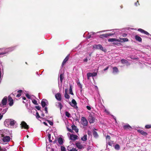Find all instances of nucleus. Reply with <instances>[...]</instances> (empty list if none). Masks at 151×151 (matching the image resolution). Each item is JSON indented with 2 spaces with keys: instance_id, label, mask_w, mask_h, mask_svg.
<instances>
[{
  "instance_id": "nucleus-49",
  "label": "nucleus",
  "mask_w": 151,
  "mask_h": 151,
  "mask_svg": "<svg viewBox=\"0 0 151 151\" xmlns=\"http://www.w3.org/2000/svg\"><path fill=\"white\" fill-rule=\"evenodd\" d=\"M45 113L47 114L48 113L47 108V107H45Z\"/></svg>"
},
{
  "instance_id": "nucleus-13",
  "label": "nucleus",
  "mask_w": 151,
  "mask_h": 151,
  "mask_svg": "<svg viewBox=\"0 0 151 151\" xmlns=\"http://www.w3.org/2000/svg\"><path fill=\"white\" fill-rule=\"evenodd\" d=\"M138 31L142 33H144L147 35H150L149 33L148 32L141 28L139 29H138Z\"/></svg>"
},
{
  "instance_id": "nucleus-28",
  "label": "nucleus",
  "mask_w": 151,
  "mask_h": 151,
  "mask_svg": "<svg viewBox=\"0 0 151 151\" xmlns=\"http://www.w3.org/2000/svg\"><path fill=\"white\" fill-rule=\"evenodd\" d=\"M87 135L86 134L84 135L81 138V139L83 141H86L87 140Z\"/></svg>"
},
{
  "instance_id": "nucleus-57",
  "label": "nucleus",
  "mask_w": 151,
  "mask_h": 151,
  "mask_svg": "<svg viewBox=\"0 0 151 151\" xmlns=\"http://www.w3.org/2000/svg\"><path fill=\"white\" fill-rule=\"evenodd\" d=\"M3 116V115H1V114L0 113V120H1V119L2 118Z\"/></svg>"
},
{
  "instance_id": "nucleus-64",
  "label": "nucleus",
  "mask_w": 151,
  "mask_h": 151,
  "mask_svg": "<svg viewBox=\"0 0 151 151\" xmlns=\"http://www.w3.org/2000/svg\"><path fill=\"white\" fill-rule=\"evenodd\" d=\"M42 116H44V114H42Z\"/></svg>"
},
{
  "instance_id": "nucleus-50",
  "label": "nucleus",
  "mask_w": 151,
  "mask_h": 151,
  "mask_svg": "<svg viewBox=\"0 0 151 151\" xmlns=\"http://www.w3.org/2000/svg\"><path fill=\"white\" fill-rule=\"evenodd\" d=\"M127 35V34L126 33H123L122 34V36L124 37H126Z\"/></svg>"
},
{
  "instance_id": "nucleus-27",
  "label": "nucleus",
  "mask_w": 151,
  "mask_h": 151,
  "mask_svg": "<svg viewBox=\"0 0 151 151\" xmlns=\"http://www.w3.org/2000/svg\"><path fill=\"white\" fill-rule=\"evenodd\" d=\"M22 90H19L17 91V92L19 93L18 94H17L16 95V97H20L21 95V93L22 92Z\"/></svg>"
},
{
  "instance_id": "nucleus-4",
  "label": "nucleus",
  "mask_w": 151,
  "mask_h": 151,
  "mask_svg": "<svg viewBox=\"0 0 151 151\" xmlns=\"http://www.w3.org/2000/svg\"><path fill=\"white\" fill-rule=\"evenodd\" d=\"M81 124L83 126H86L88 125V121L84 117H82L81 120Z\"/></svg>"
},
{
  "instance_id": "nucleus-16",
  "label": "nucleus",
  "mask_w": 151,
  "mask_h": 151,
  "mask_svg": "<svg viewBox=\"0 0 151 151\" xmlns=\"http://www.w3.org/2000/svg\"><path fill=\"white\" fill-rule=\"evenodd\" d=\"M68 91V89L67 88H65V90L64 96L66 99H68L70 98V96L67 93Z\"/></svg>"
},
{
  "instance_id": "nucleus-29",
  "label": "nucleus",
  "mask_w": 151,
  "mask_h": 151,
  "mask_svg": "<svg viewBox=\"0 0 151 151\" xmlns=\"http://www.w3.org/2000/svg\"><path fill=\"white\" fill-rule=\"evenodd\" d=\"M69 93H70V94L72 95H74L72 91V86L71 85H70Z\"/></svg>"
},
{
  "instance_id": "nucleus-17",
  "label": "nucleus",
  "mask_w": 151,
  "mask_h": 151,
  "mask_svg": "<svg viewBox=\"0 0 151 151\" xmlns=\"http://www.w3.org/2000/svg\"><path fill=\"white\" fill-rule=\"evenodd\" d=\"M137 131L139 132L143 135L145 136L147 135V133L146 132H145L142 130L139 129Z\"/></svg>"
},
{
  "instance_id": "nucleus-20",
  "label": "nucleus",
  "mask_w": 151,
  "mask_h": 151,
  "mask_svg": "<svg viewBox=\"0 0 151 151\" xmlns=\"http://www.w3.org/2000/svg\"><path fill=\"white\" fill-rule=\"evenodd\" d=\"M73 130H74L76 133H77L78 132V129L77 128L76 126L75 125L73 124L71 126Z\"/></svg>"
},
{
  "instance_id": "nucleus-19",
  "label": "nucleus",
  "mask_w": 151,
  "mask_h": 151,
  "mask_svg": "<svg viewBox=\"0 0 151 151\" xmlns=\"http://www.w3.org/2000/svg\"><path fill=\"white\" fill-rule=\"evenodd\" d=\"M46 101H47L45 99H43L41 101V105L42 107H44L46 105Z\"/></svg>"
},
{
  "instance_id": "nucleus-62",
  "label": "nucleus",
  "mask_w": 151,
  "mask_h": 151,
  "mask_svg": "<svg viewBox=\"0 0 151 151\" xmlns=\"http://www.w3.org/2000/svg\"><path fill=\"white\" fill-rule=\"evenodd\" d=\"M49 142H52V141L51 139H49Z\"/></svg>"
},
{
  "instance_id": "nucleus-42",
  "label": "nucleus",
  "mask_w": 151,
  "mask_h": 151,
  "mask_svg": "<svg viewBox=\"0 0 151 151\" xmlns=\"http://www.w3.org/2000/svg\"><path fill=\"white\" fill-rule=\"evenodd\" d=\"M35 108L38 110H40L41 109L40 107L39 106H36Z\"/></svg>"
},
{
  "instance_id": "nucleus-3",
  "label": "nucleus",
  "mask_w": 151,
  "mask_h": 151,
  "mask_svg": "<svg viewBox=\"0 0 151 151\" xmlns=\"http://www.w3.org/2000/svg\"><path fill=\"white\" fill-rule=\"evenodd\" d=\"M1 137H3L2 139L4 142H9L10 139V137L9 136H4L3 134H1Z\"/></svg>"
},
{
  "instance_id": "nucleus-31",
  "label": "nucleus",
  "mask_w": 151,
  "mask_h": 151,
  "mask_svg": "<svg viewBox=\"0 0 151 151\" xmlns=\"http://www.w3.org/2000/svg\"><path fill=\"white\" fill-rule=\"evenodd\" d=\"M93 136L95 137H97L98 136L97 132L95 131H93Z\"/></svg>"
},
{
  "instance_id": "nucleus-58",
  "label": "nucleus",
  "mask_w": 151,
  "mask_h": 151,
  "mask_svg": "<svg viewBox=\"0 0 151 151\" xmlns=\"http://www.w3.org/2000/svg\"><path fill=\"white\" fill-rule=\"evenodd\" d=\"M43 124L46 126H47V124L45 122H43Z\"/></svg>"
},
{
  "instance_id": "nucleus-53",
  "label": "nucleus",
  "mask_w": 151,
  "mask_h": 151,
  "mask_svg": "<svg viewBox=\"0 0 151 151\" xmlns=\"http://www.w3.org/2000/svg\"><path fill=\"white\" fill-rule=\"evenodd\" d=\"M47 136H48V139H51V134L49 133L48 134V135H47Z\"/></svg>"
},
{
  "instance_id": "nucleus-21",
  "label": "nucleus",
  "mask_w": 151,
  "mask_h": 151,
  "mask_svg": "<svg viewBox=\"0 0 151 151\" xmlns=\"http://www.w3.org/2000/svg\"><path fill=\"white\" fill-rule=\"evenodd\" d=\"M135 38L137 41L139 42H141L142 41V39L141 38L137 35H136L135 36Z\"/></svg>"
},
{
  "instance_id": "nucleus-12",
  "label": "nucleus",
  "mask_w": 151,
  "mask_h": 151,
  "mask_svg": "<svg viewBox=\"0 0 151 151\" xmlns=\"http://www.w3.org/2000/svg\"><path fill=\"white\" fill-rule=\"evenodd\" d=\"M7 103V97L6 96L4 97L2 99L1 101V104L3 105H5Z\"/></svg>"
},
{
  "instance_id": "nucleus-33",
  "label": "nucleus",
  "mask_w": 151,
  "mask_h": 151,
  "mask_svg": "<svg viewBox=\"0 0 151 151\" xmlns=\"http://www.w3.org/2000/svg\"><path fill=\"white\" fill-rule=\"evenodd\" d=\"M114 148L116 150H118L120 149V146L118 144H116L114 147Z\"/></svg>"
},
{
  "instance_id": "nucleus-5",
  "label": "nucleus",
  "mask_w": 151,
  "mask_h": 151,
  "mask_svg": "<svg viewBox=\"0 0 151 151\" xmlns=\"http://www.w3.org/2000/svg\"><path fill=\"white\" fill-rule=\"evenodd\" d=\"M20 125L22 128H24L25 129H28L29 128V126L24 121L22 122Z\"/></svg>"
},
{
  "instance_id": "nucleus-61",
  "label": "nucleus",
  "mask_w": 151,
  "mask_h": 151,
  "mask_svg": "<svg viewBox=\"0 0 151 151\" xmlns=\"http://www.w3.org/2000/svg\"><path fill=\"white\" fill-rule=\"evenodd\" d=\"M108 144L109 145H110V146H111V142H109L108 143Z\"/></svg>"
},
{
  "instance_id": "nucleus-48",
  "label": "nucleus",
  "mask_w": 151,
  "mask_h": 151,
  "mask_svg": "<svg viewBox=\"0 0 151 151\" xmlns=\"http://www.w3.org/2000/svg\"><path fill=\"white\" fill-rule=\"evenodd\" d=\"M92 74H93L92 76H95L97 75V73L95 72L92 73Z\"/></svg>"
},
{
  "instance_id": "nucleus-40",
  "label": "nucleus",
  "mask_w": 151,
  "mask_h": 151,
  "mask_svg": "<svg viewBox=\"0 0 151 151\" xmlns=\"http://www.w3.org/2000/svg\"><path fill=\"white\" fill-rule=\"evenodd\" d=\"M47 121L50 125L52 126L53 125V123L52 122H51L49 120H47Z\"/></svg>"
},
{
  "instance_id": "nucleus-45",
  "label": "nucleus",
  "mask_w": 151,
  "mask_h": 151,
  "mask_svg": "<svg viewBox=\"0 0 151 151\" xmlns=\"http://www.w3.org/2000/svg\"><path fill=\"white\" fill-rule=\"evenodd\" d=\"M111 139V137H110V136L109 135H107L106 137V139H109V140H110Z\"/></svg>"
},
{
  "instance_id": "nucleus-37",
  "label": "nucleus",
  "mask_w": 151,
  "mask_h": 151,
  "mask_svg": "<svg viewBox=\"0 0 151 151\" xmlns=\"http://www.w3.org/2000/svg\"><path fill=\"white\" fill-rule=\"evenodd\" d=\"M32 102L35 105H37L38 104L37 101L35 99H34L33 100H32Z\"/></svg>"
},
{
  "instance_id": "nucleus-46",
  "label": "nucleus",
  "mask_w": 151,
  "mask_h": 151,
  "mask_svg": "<svg viewBox=\"0 0 151 151\" xmlns=\"http://www.w3.org/2000/svg\"><path fill=\"white\" fill-rule=\"evenodd\" d=\"M135 5L136 6H137L138 5H139V3L138 1H137V2H135Z\"/></svg>"
},
{
  "instance_id": "nucleus-10",
  "label": "nucleus",
  "mask_w": 151,
  "mask_h": 151,
  "mask_svg": "<svg viewBox=\"0 0 151 151\" xmlns=\"http://www.w3.org/2000/svg\"><path fill=\"white\" fill-rule=\"evenodd\" d=\"M8 100L9 102V105L10 106H12L13 105L14 103V101L12 99V98L10 96H9L8 97Z\"/></svg>"
},
{
  "instance_id": "nucleus-7",
  "label": "nucleus",
  "mask_w": 151,
  "mask_h": 151,
  "mask_svg": "<svg viewBox=\"0 0 151 151\" xmlns=\"http://www.w3.org/2000/svg\"><path fill=\"white\" fill-rule=\"evenodd\" d=\"M72 104H73V105H72V104H71L70 102L69 103L71 105V106L75 108H78V107L76 106L77 103L75 99H72Z\"/></svg>"
},
{
  "instance_id": "nucleus-6",
  "label": "nucleus",
  "mask_w": 151,
  "mask_h": 151,
  "mask_svg": "<svg viewBox=\"0 0 151 151\" xmlns=\"http://www.w3.org/2000/svg\"><path fill=\"white\" fill-rule=\"evenodd\" d=\"M114 34L111 33L103 34L100 36V37L101 38H103L104 37L107 38L109 36L113 35Z\"/></svg>"
},
{
  "instance_id": "nucleus-51",
  "label": "nucleus",
  "mask_w": 151,
  "mask_h": 151,
  "mask_svg": "<svg viewBox=\"0 0 151 151\" xmlns=\"http://www.w3.org/2000/svg\"><path fill=\"white\" fill-rule=\"evenodd\" d=\"M86 108L88 110H90L91 109V107L88 106H86Z\"/></svg>"
},
{
  "instance_id": "nucleus-55",
  "label": "nucleus",
  "mask_w": 151,
  "mask_h": 151,
  "mask_svg": "<svg viewBox=\"0 0 151 151\" xmlns=\"http://www.w3.org/2000/svg\"><path fill=\"white\" fill-rule=\"evenodd\" d=\"M109 68V66H108L106 68L104 69V71H105L106 70H107Z\"/></svg>"
},
{
  "instance_id": "nucleus-41",
  "label": "nucleus",
  "mask_w": 151,
  "mask_h": 151,
  "mask_svg": "<svg viewBox=\"0 0 151 151\" xmlns=\"http://www.w3.org/2000/svg\"><path fill=\"white\" fill-rule=\"evenodd\" d=\"M36 114V117L37 119H38L39 118H40V116L38 112H37Z\"/></svg>"
},
{
  "instance_id": "nucleus-2",
  "label": "nucleus",
  "mask_w": 151,
  "mask_h": 151,
  "mask_svg": "<svg viewBox=\"0 0 151 151\" xmlns=\"http://www.w3.org/2000/svg\"><path fill=\"white\" fill-rule=\"evenodd\" d=\"M93 47L97 49H100L104 52H105L106 51V49H104L103 47L100 44L94 45L93 46Z\"/></svg>"
},
{
  "instance_id": "nucleus-56",
  "label": "nucleus",
  "mask_w": 151,
  "mask_h": 151,
  "mask_svg": "<svg viewBox=\"0 0 151 151\" xmlns=\"http://www.w3.org/2000/svg\"><path fill=\"white\" fill-rule=\"evenodd\" d=\"M88 61L87 59V58H86L83 60V61L84 62H87Z\"/></svg>"
},
{
  "instance_id": "nucleus-24",
  "label": "nucleus",
  "mask_w": 151,
  "mask_h": 151,
  "mask_svg": "<svg viewBox=\"0 0 151 151\" xmlns=\"http://www.w3.org/2000/svg\"><path fill=\"white\" fill-rule=\"evenodd\" d=\"M113 73H117L119 72V70L118 68L116 67H114L113 68Z\"/></svg>"
},
{
  "instance_id": "nucleus-32",
  "label": "nucleus",
  "mask_w": 151,
  "mask_h": 151,
  "mask_svg": "<svg viewBox=\"0 0 151 151\" xmlns=\"http://www.w3.org/2000/svg\"><path fill=\"white\" fill-rule=\"evenodd\" d=\"M92 75L93 74H92V73H87V79L88 80L89 79V78L90 77L92 76Z\"/></svg>"
},
{
  "instance_id": "nucleus-15",
  "label": "nucleus",
  "mask_w": 151,
  "mask_h": 151,
  "mask_svg": "<svg viewBox=\"0 0 151 151\" xmlns=\"http://www.w3.org/2000/svg\"><path fill=\"white\" fill-rule=\"evenodd\" d=\"M108 41L110 42H113L114 41H117L119 42H122L120 40H119L116 38H109L108 39Z\"/></svg>"
},
{
  "instance_id": "nucleus-14",
  "label": "nucleus",
  "mask_w": 151,
  "mask_h": 151,
  "mask_svg": "<svg viewBox=\"0 0 151 151\" xmlns=\"http://www.w3.org/2000/svg\"><path fill=\"white\" fill-rule=\"evenodd\" d=\"M69 55H68L65 58V59L63 60L62 64V66H63L65 63L66 62L68 61L69 59Z\"/></svg>"
},
{
  "instance_id": "nucleus-63",
  "label": "nucleus",
  "mask_w": 151,
  "mask_h": 151,
  "mask_svg": "<svg viewBox=\"0 0 151 151\" xmlns=\"http://www.w3.org/2000/svg\"><path fill=\"white\" fill-rule=\"evenodd\" d=\"M8 49H9V50H14V47L10 48H9Z\"/></svg>"
},
{
  "instance_id": "nucleus-1",
  "label": "nucleus",
  "mask_w": 151,
  "mask_h": 151,
  "mask_svg": "<svg viewBox=\"0 0 151 151\" xmlns=\"http://www.w3.org/2000/svg\"><path fill=\"white\" fill-rule=\"evenodd\" d=\"M95 118L94 116V114H90L88 118V121L89 123L90 124L93 123L95 122Z\"/></svg>"
},
{
  "instance_id": "nucleus-54",
  "label": "nucleus",
  "mask_w": 151,
  "mask_h": 151,
  "mask_svg": "<svg viewBox=\"0 0 151 151\" xmlns=\"http://www.w3.org/2000/svg\"><path fill=\"white\" fill-rule=\"evenodd\" d=\"M113 43L116 45H120L121 44L120 43H118V42H116V43L114 42Z\"/></svg>"
},
{
  "instance_id": "nucleus-59",
  "label": "nucleus",
  "mask_w": 151,
  "mask_h": 151,
  "mask_svg": "<svg viewBox=\"0 0 151 151\" xmlns=\"http://www.w3.org/2000/svg\"><path fill=\"white\" fill-rule=\"evenodd\" d=\"M5 53H6L5 52H3L0 53V55H4V54H5Z\"/></svg>"
},
{
  "instance_id": "nucleus-35",
  "label": "nucleus",
  "mask_w": 151,
  "mask_h": 151,
  "mask_svg": "<svg viewBox=\"0 0 151 151\" xmlns=\"http://www.w3.org/2000/svg\"><path fill=\"white\" fill-rule=\"evenodd\" d=\"M145 127L146 129H149L151 128V124L146 125L145 126Z\"/></svg>"
},
{
  "instance_id": "nucleus-23",
  "label": "nucleus",
  "mask_w": 151,
  "mask_h": 151,
  "mask_svg": "<svg viewBox=\"0 0 151 151\" xmlns=\"http://www.w3.org/2000/svg\"><path fill=\"white\" fill-rule=\"evenodd\" d=\"M9 122L10 124L11 125V126H14V124H15V123H14V120H12V121H9V120H6L5 122Z\"/></svg>"
},
{
  "instance_id": "nucleus-47",
  "label": "nucleus",
  "mask_w": 151,
  "mask_h": 151,
  "mask_svg": "<svg viewBox=\"0 0 151 151\" xmlns=\"http://www.w3.org/2000/svg\"><path fill=\"white\" fill-rule=\"evenodd\" d=\"M58 141V139H55V140L53 142V144H57Z\"/></svg>"
},
{
  "instance_id": "nucleus-11",
  "label": "nucleus",
  "mask_w": 151,
  "mask_h": 151,
  "mask_svg": "<svg viewBox=\"0 0 151 151\" xmlns=\"http://www.w3.org/2000/svg\"><path fill=\"white\" fill-rule=\"evenodd\" d=\"M76 145L77 147L80 149H82L84 148L82 144L79 142L76 143Z\"/></svg>"
},
{
  "instance_id": "nucleus-30",
  "label": "nucleus",
  "mask_w": 151,
  "mask_h": 151,
  "mask_svg": "<svg viewBox=\"0 0 151 151\" xmlns=\"http://www.w3.org/2000/svg\"><path fill=\"white\" fill-rule=\"evenodd\" d=\"M69 147H68L67 150L69 151H78V150L76 148H72L71 149H69Z\"/></svg>"
},
{
  "instance_id": "nucleus-25",
  "label": "nucleus",
  "mask_w": 151,
  "mask_h": 151,
  "mask_svg": "<svg viewBox=\"0 0 151 151\" xmlns=\"http://www.w3.org/2000/svg\"><path fill=\"white\" fill-rule=\"evenodd\" d=\"M121 62L123 64L128 63V61L125 59H122L121 60Z\"/></svg>"
},
{
  "instance_id": "nucleus-18",
  "label": "nucleus",
  "mask_w": 151,
  "mask_h": 151,
  "mask_svg": "<svg viewBox=\"0 0 151 151\" xmlns=\"http://www.w3.org/2000/svg\"><path fill=\"white\" fill-rule=\"evenodd\" d=\"M123 128L124 129L126 130H130L132 128L131 126H130L129 124L124 125L123 126Z\"/></svg>"
},
{
  "instance_id": "nucleus-38",
  "label": "nucleus",
  "mask_w": 151,
  "mask_h": 151,
  "mask_svg": "<svg viewBox=\"0 0 151 151\" xmlns=\"http://www.w3.org/2000/svg\"><path fill=\"white\" fill-rule=\"evenodd\" d=\"M58 104H59L58 107L60 108V110H61V109L63 107V106L62 105L61 103L59 102L58 103Z\"/></svg>"
},
{
  "instance_id": "nucleus-43",
  "label": "nucleus",
  "mask_w": 151,
  "mask_h": 151,
  "mask_svg": "<svg viewBox=\"0 0 151 151\" xmlns=\"http://www.w3.org/2000/svg\"><path fill=\"white\" fill-rule=\"evenodd\" d=\"M67 129H68V131L70 132H71V133H73V131L72 129H69V128H68V127H67Z\"/></svg>"
},
{
  "instance_id": "nucleus-22",
  "label": "nucleus",
  "mask_w": 151,
  "mask_h": 151,
  "mask_svg": "<svg viewBox=\"0 0 151 151\" xmlns=\"http://www.w3.org/2000/svg\"><path fill=\"white\" fill-rule=\"evenodd\" d=\"M58 142L60 145H62L63 143V138L61 137L58 138Z\"/></svg>"
},
{
  "instance_id": "nucleus-36",
  "label": "nucleus",
  "mask_w": 151,
  "mask_h": 151,
  "mask_svg": "<svg viewBox=\"0 0 151 151\" xmlns=\"http://www.w3.org/2000/svg\"><path fill=\"white\" fill-rule=\"evenodd\" d=\"M65 114L66 116L68 117H70V114L68 111L65 112Z\"/></svg>"
},
{
  "instance_id": "nucleus-39",
  "label": "nucleus",
  "mask_w": 151,
  "mask_h": 151,
  "mask_svg": "<svg viewBox=\"0 0 151 151\" xmlns=\"http://www.w3.org/2000/svg\"><path fill=\"white\" fill-rule=\"evenodd\" d=\"M61 151H66V149L65 147L63 146L61 147Z\"/></svg>"
},
{
  "instance_id": "nucleus-26",
  "label": "nucleus",
  "mask_w": 151,
  "mask_h": 151,
  "mask_svg": "<svg viewBox=\"0 0 151 151\" xmlns=\"http://www.w3.org/2000/svg\"><path fill=\"white\" fill-rule=\"evenodd\" d=\"M64 74L63 73L60 74V78L61 83L62 82L63 79L64 78Z\"/></svg>"
},
{
  "instance_id": "nucleus-44",
  "label": "nucleus",
  "mask_w": 151,
  "mask_h": 151,
  "mask_svg": "<svg viewBox=\"0 0 151 151\" xmlns=\"http://www.w3.org/2000/svg\"><path fill=\"white\" fill-rule=\"evenodd\" d=\"M26 96L28 99L30 98L31 96L28 93L26 94Z\"/></svg>"
},
{
  "instance_id": "nucleus-9",
  "label": "nucleus",
  "mask_w": 151,
  "mask_h": 151,
  "mask_svg": "<svg viewBox=\"0 0 151 151\" xmlns=\"http://www.w3.org/2000/svg\"><path fill=\"white\" fill-rule=\"evenodd\" d=\"M78 136L77 135L71 134H70V139L73 141H75L77 139Z\"/></svg>"
},
{
  "instance_id": "nucleus-34",
  "label": "nucleus",
  "mask_w": 151,
  "mask_h": 151,
  "mask_svg": "<svg viewBox=\"0 0 151 151\" xmlns=\"http://www.w3.org/2000/svg\"><path fill=\"white\" fill-rule=\"evenodd\" d=\"M120 39L123 40V41H121L122 42H127L129 40L127 38H120Z\"/></svg>"
},
{
  "instance_id": "nucleus-60",
  "label": "nucleus",
  "mask_w": 151,
  "mask_h": 151,
  "mask_svg": "<svg viewBox=\"0 0 151 151\" xmlns=\"http://www.w3.org/2000/svg\"><path fill=\"white\" fill-rule=\"evenodd\" d=\"M22 99L24 100H26V98L25 97H22Z\"/></svg>"
},
{
  "instance_id": "nucleus-52",
  "label": "nucleus",
  "mask_w": 151,
  "mask_h": 151,
  "mask_svg": "<svg viewBox=\"0 0 151 151\" xmlns=\"http://www.w3.org/2000/svg\"><path fill=\"white\" fill-rule=\"evenodd\" d=\"M6 149L5 148H4V149H1L0 148V151H6Z\"/></svg>"
},
{
  "instance_id": "nucleus-8",
  "label": "nucleus",
  "mask_w": 151,
  "mask_h": 151,
  "mask_svg": "<svg viewBox=\"0 0 151 151\" xmlns=\"http://www.w3.org/2000/svg\"><path fill=\"white\" fill-rule=\"evenodd\" d=\"M55 97L56 99L59 101H61L62 99L61 95L60 93H58L55 95Z\"/></svg>"
}]
</instances>
